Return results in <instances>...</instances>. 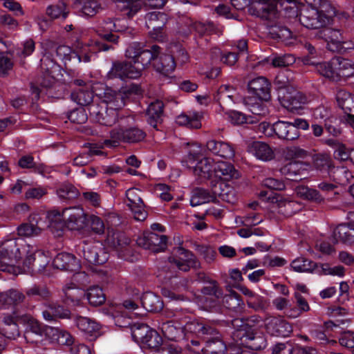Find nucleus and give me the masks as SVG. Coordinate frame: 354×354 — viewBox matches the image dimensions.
Returning a JSON list of instances; mask_svg holds the SVG:
<instances>
[{
  "instance_id": "1",
  "label": "nucleus",
  "mask_w": 354,
  "mask_h": 354,
  "mask_svg": "<svg viewBox=\"0 0 354 354\" xmlns=\"http://www.w3.org/2000/svg\"><path fill=\"white\" fill-rule=\"evenodd\" d=\"M335 15V8L326 1H322L319 9L311 7L303 11L300 14L299 21L308 29H317L315 37L326 43L328 50L339 53L345 48L341 30L326 26Z\"/></svg>"
},
{
  "instance_id": "2",
  "label": "nucleus",
  "mask_w": 354,
  "mask_h": 354,
  "mask_svg": "<svg viewBox=\"0 0 354 354\" xmlns=\"http://www.w3.org/2000/svg\"><path fill=\"white\" fill-rule=\"evenodd\" d=\"M160 48L157 44L145 47L140 43H132L126 49L125 56L128 59H131L133 64L129 62H113L111 70L107 73V77L118 78L122 81L140 77L143 69L149 64L153 66Z\"/></svg>"
},
{
  "instance_id": "3",
  "label": "nucleus",
  "mask_w": 354,
  "mask_h": 354,
  "mask_svg": "<svg viewBox=\"0 0 354 354\" xmlns=\"http://www.w3.org/2000/svg\"><path fill=\"white\" fill-rule=\"evenodd\" d=\"M190 147L183 162L189 168H193L194 173L201 180H212L213 182H226L232 178H237L239 171L234 165L226 161L214 162L209 157H203L201 147L196 143H187Z\"/></svg>"
},
{
  "instance_id": "4",
  "label": "nucleus",
  "mask_w": 354,
  "mask_h": 354,
  "mask_svg": "<svg viewBox=\"0 0 354 354\" xmlns=\"http://www.w3.org/2000/svg\"><path fill=\"white\" fill-rule=\"evenodd\" d=\"M29 245L18 243L15 239L4 241L0 246V271L10 272L13 266L17 263L26 253L24 266L32 271L44 270L49 263L48 257L41 250L30 252L27 249Z\"/></svg>"
},
{
  "instance_id": "5",
  "label": "nucleus",
  "mask_w": 354,
  "mask_h": 354,
  "mask_svg": "<svg viewBox=\"0 0 354 354\" xmlns=\"http://www.w3.org/2000/svg\"><path fill=\"white\" fill-rule=\"evenodd\" d=\"M106 30L99 32L102 41H91L88 44L78 42L74 50L68 46H58L56 48L57 56L64 64L68 62H89L96 58L98 53L114 50V46L118 44L119 37L113 33V31Z\"/></svg>"
},
{
  "instance_id": "6",
  "label": "nucleus",
  "mask_w": 354,
  "mask_h": 354,
  "mask_svg": "<svg viewBox=\"0 0 354 354\" xmlns=\"http://www.w3.org/2000/svg\"><path fill=\"white\" fill-rule=\"evenodd\" d=\"M262 318L258 315L243 317L232 321L234 331L232 333L231 344L251 351H261L268 346L265 333L259 328Z\"/></svg>"
},
{
  "instance_id": "7",
  "label": "nucleus",
  "mask_w": 354,
  "mask_h": 354,
  "mask_svg": "<svg viewBox=\"0 0 354 354\" xmlns=\"http://www.w3.org/2000/svg\"><path fill=\"white\" fill-rule=\"evenodd\" d=\"M42 49L41 54L43 55L41 62V70L42 71L43 75L39 82V86L31 85V91L32 94H35V97H39L44 90L46 94L50 95L51 89L53 88L56 77L60 74L62 66L59 61L65 66L67 67L68 63L64 64L59 57L57 56L56 48L58 47L55 44L51 41L41 43ZM71 63L75 64L73 62Z\"/></svg>"
},
{
  "instance_id": "8",
  "label": "nucleus",
  "mask_w": 354,
  "mask_h": 354,
  "mask_svg": "<svg viewBox=\"0 0 354 354\" xmlns=\"http://www.w3.org/2000/svg\"><path fill=\"white\" fill-rule=\"evenodd\" d=\"M125 104L123 95L110 88L105 89L100 102L93 103L88 106L91 119L101 125L111 127L118 122V118L123 115L118 113Z\"/></svg>"
},
{
  "instance_id": "9",
  "label": "nucleus",
  "mask_w": 354,
  "mask_h": 354,
  "mask_svg": "<svg viewBox=\"0 0 354 354\" xmlns=\"http://www.w3.org/2000/svg\"><path fill=\"white\" fill-rule=\"evenodd\" d=\"M135 123L136 118L133 115L120 116L118 124L109 132L110 138L104 140L106 146L115 148L121 144L136 145L143 142L147 138V133Z\"/></svg>"
},
{
  "instance_id": "10",
  "label": "nucleus",
  "mask_w": 354,
  "mask_h": 354,
  "mask_svg": "<svg viewBox=\"0 0 354 354\" xmlns=\"http://www.w3.org/2000/svg\"><path fill=\"white\" fill-rule=\"evenodd\" d=\"M49 227L57 228V235L60 236L65 226L70 230H80L87 225L88 216L79 206L65 207L48 212Z\"/></svg>"
},
{
  "instance_id": "11",
  "label": "nucleus",
  "mask_w": 354,
  "mask_h": 354,
  "mask_svg": "<svg viewBox=\"0 0 354 354\" xmlns=\"http://www.w3.org/2000/svg\"><path fill=\"white\" fill-rule=\"evenodd\" d=\"M120 327H129L133 340L152 351L158 349L162 344V338L155 330L144 323H133L130 318L124 321Z\"/></svg>"
},
{
  "instance_id": "12",
  "label": "nucleus",
  "mask_w": 354,
  "mask_h": 354,
  "mask_svg": "<svg viewBox=\"0 0 354 354\" xmlns=\"http://www.w3.org/2000/svg\"><path fill=\"white\" fill-rule=\"evenodd\" d=\"M232 187L226 182H216L212 184V192L201 187H196L192 191L190 199V205L196 207L204 203L214 201L216 196L223 200L230 201L229 195Z\"/></svg>"
},
{
  "instance_id": "13",
  "label": "nucleus",
  "mask_w": 354,
  "mask_h": 354,
  "mask_svg": "<svg viewBox=\"0 0 354 354\" xmlns=\"http://www.w3.org/2000/svg\"><path fill=\"white\" fill-rule=\"evenodd\" d=\"M189 354H222L226 345L216 329L214 335H209L203 339H192L187 345Z\"/></svg>"
},
{
  "instance_id": "14",
  "label": "nucleus",
  "mask_w": 354,
  "mask_h": 354,
  "mask_svg": "<svg viewBox=\"0 0 354 354\" xmlns=\"http://www.w3.org/2000/svg\"><path fill=\"white\" fill-rule=\"evenodd\" d=\"M24 314L14 311L12 314L4 315L0 321V352L6 346V339H15L20 335L21 318Z\"/></svg>"
},
{
  "instance_id": "15",
  "label": "nucleus",
  "mask_w": 354,
  "mask_h": 354,
  "mask_svg": "<svg viewBox=\"0 0 354 354\" xmlns=\"http://www.w3.org/2000/svg\"><path fill=\"white\" fill-rule=\"evenodd\" d=\"M198 279L204 283L201 288V292L205 297L204 307L209 311H217L220 309L219 299L223 295V290L216 281L210 279L204 273L198 274Z\"/></svg>"
},
{
  "instance_id": "16",
  "label": "nucleus",
  "mask_w": 354,
  "mask_h": 354,
  "mask_svg": "<svg viewBox=\"0 0 354 354\" xmlns=\"http://www.w3.org/2000/svg\"><path fill=\"white\" fill-rule=\"evenodd\" d=\"M20 322L21 331L24 332V337L27 343L37 344L41 342L44 337L48 338L46 331L50 326L43 324L26 313L24 314Z\"/></svg>"
},
{
  "instance_id": "17",
  "label": "nucleus",
  "mask_w": 354,
  "mask_h": 354,
  "mask_svg": "<svg viewBox=\"0 0 354 354\" xmlns=\"http://www.w3.org/2000/svg\"><path fill=\"white\" fill-rule=\"evenodd\" d=\"M283 85L279 86V99L281 105L292 113H300V111L303 110L305 105L308 103V97L303 93L297 91H289Z\"/></svg>"
},
{
  "instance_id": "18",
  "label": "nucleus",
  "mask_w": 354,
  "mask_h": 354,
  "mask_svg": "<svg viewBox=\"0 0 354 354\" xmlns=\"http://www.w3.org/2000/svg\"><path fill=\"white\" fill-rule=\"evenodd\" d=\"M178 318L182 322H183L185 337L188 333H190L196 335L195 339H203L205 337L216 333V328L209 321L206 319L190 320L183 310L181 317Z\"/></svg>"
},
{
  "instance_id": "19",
  "label": "nucleus",
  "mask_w": 354,
  "mask_h": 354,
  "mask_svg": "<svg viewBox=\"0 0 354 354\" xmlns=\"http://www.w3.org/2000/svg\"><path fill=\"white\" fill-rule=\"evenodd\" d=\"M297 0H259L258 5L252 8V14L266 20L275 18L278 10H287L288 6L286 3L296 5Z\"/></svg>"
},
{
  "instance_id": "20",
  "label": "nucleus",
  "mask_w": 354,
  "mask_h": 354,
  "mask_svg": "<svg viewBox=\"0 0 354 354\" xmlns=\"http://www.w3.org/2000/svg\"><path fill=\"white\" fill-rule=\"evenodd\" d=\"M183 310L177 308L169 313L171 319L162 323L161 331L164 337L168 340L178 342L185 338L183 330V322L178 318L182 315Z\"/></svg>"
},
{
  "instance_id": "21",
  "label": "nucleus",
  "mask_w": 354,
  "mask_h": 354,
  "mask_svg": "<svg viewBox=\"0 0 354 354\" xmlns=\"http://www.w3.org/2000/svg\"><path fill=\"white\" fill-rule=\"evenodd\" d=\"M187 283L185 278L172 276L163 283L161 293L170 300H183V292L188 288Z\"/></svg>"
},
{
  "instance_id": "22",
  "label": "nucleus",
  "mask_w": 354,
  "mask_h": 354,
  "mask_svg": "<svg viewBox=\"0 0 354 354\" xmlns=\"http://www.w3.org/2000/svg\"><path fill=\"white\" fill-rule=\"evenodd\" d=\"M314 165L317 169L319 170L323 174H327L330 177L337 178L339 181H344L342 176H344L346 181H348L349 178L353 177L352 173L346 168L334 166L332 160L323 155L315 158Z\"/></svg>"
},
{
  "instance_id": "23",
  "label": "nucleus",
  "mask_w": 354,
  "mask_h": 354,
  "mask_svg": "<svg viewBox=\"0 0 354 354\" xmlns=\"http://www.w3.org/2000/svg\"><path fill=\"white\" fill-rule=\"evenodd\" d=\"M168 238L166 235L158 234L154 232H145L137 239V244L153 252H164L167 247Z\"/></svg>"
},
{
  "instance_id": "24",
  "label": "nucleus",
  "mask_w": 354,
  "mask_h": 354,
  "mask_svg": "<svg viewBox=\"0 0 354 354\" xmlns=\"http://www.w3.org/2000/svg\"><path fill=\"white\" fill-rule=\"evenodd\" d=\"M70 13L68 5L64 1L59 0L46 7L45 15L41 16L39 20L48 26L55 20L65 21Z\"/></svg>"
},
{
  "instance_id": "25",
  "label": "nucleus",
  "mask_w": 354,
  "mask_h": 354,
  "mask_svg": "<svg viewBox=\"0 0 354 354\" xmlns=\"http://www.w3.org/2000/svg\"><path fill=\"white\" fill-rule=\"evenodd\" d=\"M309 164L302 161H292L281 167L279 171L286 179L299 182L308 178Z\"/></svg>"
},
{
  "instance_id": "26",
  "label": "nucleus",
  "mask_w": 354,
  "mask_h": 354,
  "mask_svg": "<svg viewBox=\"0 0 354 354\" xmlns=\"http://www.w3.org/2000/svg\"><path fill=\"white\" fill-rule=\"evenodd\" d=\"M248 90L254 98L264 101L271 99V83L265 77L259 76L250 80L248 84Z\"/></svg>"
},
{
  "instance_id": "27",
  "label": "nucleus",
  "mask_w": 354,
  "mask_h": 354,
  "mask_svg": "<svg viewBox=\"0 0 354 354\" xmlns=\"http://www.w3.org/2000/svg\"><path fill=\"white\" fill-rule=\"evenodd\" d=\"M73 322L88 341H94L100 335L101 326L95 320L86 317L75 316Z\"/></svg>"
},
{
  "instance_id": "28",
  "label": "nucleus",
  "mask_w": 354,
  "mask_h": 354,
  "mask_svg": "<svg viewBox=\"0 0 354 354\" xmlns=\"http://www.w3.org/2000/svg\"><path fill=\"white\" fill-rule=\"evenodd\" d=\"M152 66L157 73L169 77L174 71L176 63L172 55L163 53L162 48H160Z\"/></svg>"
},
{
  "instance_id": "29",
  "label": "nucleus",
  "mask_w": 354,
  "mask_h": 354,
  "mask_svg": "<svg viewBox=\"0 0 354 354\" xmlns=\"http://www.w3.org/2000/svg\"><path fill=\"white\" fill-rule=\"evenodd\" d=\"M335 99L339 108L348 116L354 129V95L346 90L337 91Z\"/></svg>"
},
{
  "instance_id": "30",
  "label": "nucleus",
  "mask_w": 354,
  "mask_h": 354,
  "mask_svg": "<svg viewBox=\"0 0 354 354\" xmlns=\"http://www.w3.org/2000/svg\"><path fill=\"white\" fill-rule=\"evenodd\" d=\"M164 108V103L157 100L150 103L146 111L145 117L147 124L156 131L160 130L159 126L163 122Z\"/></svg>"
},
{
  "instance_id": "31",
  "label": "nucleus",
  "mask_w": 354,
  "mask_h": 354,
  "mask_svg": "<svg viewBox=\"0 0 354 354\" xmlns=\"http://www.w3.org/2000/svg\"><path fill=\"white\" fill-rule=\"evenodd\" d=\"M206 149L212 154L225 159H232L234 157L235 149L230 142L212 139L206 142Z\"/></svg>"
},
{
  "instance_id": "32",
  "label": "nucleus",
  "mask_w": 354,
  "mask_h": 354,
  "mask_svg": "<svg viewBox=\"0 0 354 354\" xmlns=\"http://www.w3.org/2000/svg\"><path fill=\"white\" fill-rule=\"evenodd\" d=\"M267 332L272 336L288 337L292 332V326L281 317H271L266 323Z\"/></svg>"
},
{
  "instance_id": "33",
  "label": "nucleus",
  "mask_w": 354,
  "mask_h": 354,
  "mask_svg": "<svg viewBox=\"0 0 354 354\" xmlns=\"http://www.w3.org/2000/svg\"><path fill=\"white\" fill-rule=\"evenodd\" d=\"M83 257L91 265L101 266L108 261L109 254L103 248L86 245L83 248Z\"/></svg>"
},
{
  "instance_id": "34",
  "label": "nucleus",
  "mask_w": 354,
  "mask_h": 354,
  "mask_svg": "<svg viewBox=\"0 0 354 354\" xmlns=\"http://www.w3.org/2000/svg\"><path fill=\"white\" fill-rule=\"evenodd\" d=\"M339 326L331 320L324 322L323 326H319L311 331L312 337L317 344L322 345H335L337 344L335 339L329 338L330 333L334 327Z\"/></svg>"
},
{
  "instance_id": "35",
  "label": "nucleus",
  "mask_w": 354,
  "mask_h": 354,
  "mask_svg": "<svg viewBox=\"0 0 354 354\" xmlns=\"http://www.w3.org/2000/svg\"><path fill=\"white\" fill-rule=\"evenodd\" d=\"M53 267L56 269L74 272L80 269L79 260L72 254L60 252L56 255L53 261Z\"/></svg>"
},
{
  "instance_id": "36",
  "label": "nucleus",
  "mask_w": 354,
  "mask_h": 354,
  "mask_svg": "<svg viewBox=\"0 0 354 354\" xmlns=\"http://www.w3.org/2000/svg\"><path fill=\"white\" fill-rule=\"evenodd\" d=\"M332 241L334 244L342 242L344 244L354 243V223H340L333 230Z\"/></svg>"
},
{
  "instance_id": "37",
  "label": "nucleus",
  "mask_w": 354,
  "mask_h": 354,
  "mask_svg": "<svg viewBox=\"0 0 354 354\" xmlns=\"http://www.w3.org/2000/svg\"><path fill=\"white\" fill-rule=\"evenodd\" d=\"M73 7L77 15L83 17H92L102 10L97 0H74Z\"/></svg>"
},
{
  "instance_id": "38",
  "label": "nucleus",
  "mask_w": 354,
  "mask_h": 354,
  "mask_svg": "<svg viewBox=\"0 0 354 354\" xmlns=\"http://www.w3.org/2000/svg\"><path fill=\"white\" fill-rule=\"evenodd\" d=\"M43 317L46 321H53L57 319H68L73 321L76 315L71 313L70 309L62 304L52 303L48 308L43 311Z\"/></svg>"
},
{
  "instance_id": "39",
  "label": "nucleus",
  "mask_w": 354,
  "mask_h": 354,
  "mask_svg": "<svg viewBox=\"0 0 354 354\" xmlns=\"http://www.w3.org/2000/svg\"><path fill=\"white\" fill-rule=\"evenodd\" d=\"M248 151L257 159L262 161H270L274 158L273 149L267 143L261 141H253L248 146Z\"/></svg>"
},
{
  "instance_id": "40",
  "label": "nucleus",
  "mask_w": 354,
  "mask_h": 354,
  "mask_svg": "<svg viewBox=\"0 0 354 354\" xmlns=\"http://www.w3.org/2000/svg\"><path fill=\"white\" fill-rule=\"evenodd\" d=\"M71 100L81 106H88L97 101L94 100V92L91 86H85L82 88H75L71 94Z\"/></svg>"
},
{
  "instance_id": "41",
  "label": "nucleus",
  "mask_w": 354,
  "mask_h": 354,
  "mask_svg": "<svg viewBox=\"0 0 354 354\" xmlns=\"http://www.w3.org/2000/svg\"><path fill=\"white\" fill-rule=\"evenodd\" d=\"M63 301L72 306H78L85 297V291L74 283H69L63 288Z\"/></svg>"
},
{
  "instance_id": "42",
  "label": "nucleus",
  "mask_w": 354,
  "mask_h": 354,
  "mask_svg": "<svg viewBox=\"0 0 354 354\" xmlns=\"http://www.w3.org/2000/svg\"><path fill=\"white\" fill-rule=\"evenodd\" d=\"M48 339L53 343L59 345L71 346L74 343V338L69 332L57 327L47 328Z\"/></svg>"
},
{
  "instance_id": "43",
  "label": "nucleus",
  "mask_w": 354,
  "mask_h": 354,
  "mask_svg": "<svg viewBox=\"0 0 354 354\" xmlns=\"http://www.w3.org/2000/svg\"><path fill=\"white\" fill-rule=\"evenodd\" d=\"M142 307L148 312H160L164 306L161 297L153 292H144L140 297Z\"/></svg>"
},
{
  "instance_id": "44",
  "label": "nucleus",
  "mask_w": 354,
  "mask_h": 354,
  "mask_svg": "<svg viewBox=\"0 0 354 354\" xmlns=\"http://www.w3.org/2000/svg\"><path fill=\"white\" fill-rule=\"evenodd\" d=\"M262 185L264 187L268 188L271 194L268 195V191H261L259 195L261 197L266 198L268 201L271 203H275L278 201V198L276 196H272V191H282L285 189L286 185L283 180L275 178H266L262 182Z\"/></svg>"
},
{
  "instance_id": "45",
  "label": "nucleus",
  "mask_w": 354,
  "mask_h": 354,
  "mask_svg": "<svg viewBox=\"0 0 354 354\" xmlns=\"http://www.w3.org/2000/svg\"><path fill=\"white\" fill-rule=\"evenodd\" d=\"M277 137L281 140H295L299 138L296 127L292 122L283 120L275 122Z\"/></svg>"
},
{
  "instance_id": "46",
  "label": "nucleus",
  "mask_w": 354,
  "mask_h": 354,
  "mask_svg": "<svg viewBox=\"0 0 354 354\" xmlns=\"http://www.w3.org/2000/svg\"><path fill=\"white\" fill-rule=\"evenodd\" d=\"M268 101H264L261 99L254 98L252 97H247L244 98V104L247 109L253 115L257 116H266L269 113V108L265 103Z\"/></svg>"
},
{
  "instance_id": "47",
  "label": "nucleus",
  "mask_w": 354,
  "mask_h": 354,
  "mask_svg": "<svg viewBox=\"0 0 354 354\" xmlns=\"http://www.w3.org/2000/svg\"><path fill=\"white\" fill-rule=\"evenodd\" d=\"M26 296L18 290L10 289L0 293V305L5 308L17 306L25 299Z\"/></svg>"
},
{
  "instance_id": "48",
  "label": "nucleus",
  "mask_w": 354,
  "mask_h": 354,
  "mask_svg": "<svg viewBox=\"0 0 354 354\" xmlns=\"http://www.w3.org/2000/svg\"><path fill=\"white\" fill-rule=\"evenodd\" d=\"M26 297L32 301H48L51 297V292L44 285L35 284L25 290Z\"/></svg>"
},
{
  "instance_id": "49",
  "label": "nucleus",
  "mask_w": 354,
  "mask_h": 354,
  "mask_svg": "<svg viewBox=\"0 0 354 354\" xmlns=\"http://www.w3.org/2000/svg\"><path fill=\"white\" fill-rule=\"evenodd\" d=\"M318 62V64H313L312 66H315L322 75L333 79L337 77L339 57H333L328 62H322L320 59Z\"/></svg>"
},
{
  "instance_id": "50",
  "label": "nucleus",
  "mask_w": 354,
  "mask_h": 354,
  "mask_svg": "<svg viewBox=\"0 0 354 354\" xmlns=\"http://www.w3.org/2000/svg\"><path fill=\"white\" fill-rule=\"evenodd\" d=\"M105 241L113 248H122L130 243V239L123 232L109 227L107 228Z\"/></svg>"
},
{
  "instance_id": "51",
  "label": "nucleus",
  "mask_w": 354,
  "mask_h": 354,
  "mask_svg": "<svg viewBox=\"0 0 354 354\" xmlns=\"http://www.w3.org/2000/svg\"><path fill=\"white\" fill-rule=\"evenodd\" d=\"M140 0H116V6L124 16L132 18L140 9Z\"/></svg>"
},
{
  "instance_id": "52",
  "label": "nucleus",
  "mask_w": 354,
  "mask_h": 354,
  "mask_svg": "<svg viewBox=\"0 0 354 354\" xmlns=\"http://www.w3.org/2000/svg\"><path fill=\"white\" fill-rule=\"evenodd\" d=\"M57 194L62 202L68 203L76 200L80 192L72 184L64 183L57 189Z\"/></svg>"
},
{
  "instance_id": "53",
  "label": "nucleus",
  "mask_w": 354,
  "mask_h": 354,
  "mask_svg": "<svg viewBox=\"0 0 354 354\" xmlns=\"http://www.w3.org/2000/svg\"><path fill=\"white\" fill-rule=\"evenodd\" d=\"M290 266L295 271L298 272H314L317 274L319 263L301 257L293 260Z\"/></svg>"
},
{
  "instance_id": "54",
  "label": "nucleus",
  "mask_w": 354,
  "mask_h": 354,
  "mask_svg": "<svg viewBox=\"0 0 354 354\" xmlns=\"http://www.w3.org/2000/svg\"><path fill=\"white\" fill-rule=\"evenodd\" d=\"M296 192L297 195L304 200L318 203L324 201V195L315 188L301 185L297 187Z\"/></svg>"
},
{
  "instance_id": "55",
  "label": "nucleus",
  "mask_w": 354,
  "mask_h": 354,
  "mask_svg": "<svg viewBox=\"0 0 354 354\" xmlns=\"http://www.w3.org/2000/svg\"><path fill=\"white\" fill-rule=\"evenodd\" d=\"M167 20V15L161 12H151L147 15L148 28H151L157 33L161 32Z\"/></svg>"
},
{
  "instance_id": "56",
  "label": "nucleus",
  "mask_w": 354,
  "mask_h": 354,
  "mask_svg": "<svg viewBox=\"0 0 354 354\" xmlns=\"http://www.w3.org/2000/svg\"><path fill=\"white\" fill-rule=\"evenodd\" d=\"M18 165L22 169H32L35 174L44 175L46 172V167L35 162L34 157L30 154L22 156L18 160Z\"/></svg>"
},
{
  "instance_id": "57",
  "label": "nucleus",
  "mask_w": 354,
  "mask_h": 354,
  "mask_svg": "<svg viewBox=\"0 0 354 354\" xmlns=\"http://www.w3.org/2000/svg\"><path fill=\"white\" fill-rule=\"evenodd\" d=\"M223 306L231 310L239 312L244 308V301L242 297L235 291L225 295L222 300Z\"/></svg>"
},
{
  "instance_id": "58",
  "label": "nucleus",
  "mask_w": 354,
  "mask_h": 354,
  "mask_svg": "<svg viewBox=\"0 0 354 354\" xmlns=\"http://www.w3.org/2000/svg\"><path fill=\"white\" fill-rule=\"evenodd\" d=\"M91 306L97 307L100 306L106 301V296L102 288L98 286H94L89 288L86 292H85V297Z\"/></svg>"
},
{
  "instance_id": "59",
  "label": "nucleus",
  "mask_w": 354,
  "mask_h": 354,
  "mask_svg": "<svg viewBox=\"0 0 354 354\" xmlns=\"http://www.w3.org/2000/svg\"><path fill=\"white\" fill-rule=\"evenodd\" d=\"M326 131L335 137L342 133V126L346 125L342 117L331 115L324 123Z\"/></svg>"
},
{
  "instance_id": "60",
  "label": "nucleus",
  "mask_w": 354,
  "mask_h": 354,
  "mask_svg": "<svg viewBox=\"0 0 354 354\" xmlns=\"http://www.w3.org/2000/svg\"><path fill=\"white\" fill-rule=\"evenodd\" d=\"M201 115L194 112L192 115L180 114L176 119V122L180 126H186L190 129H199L201 127Z\"/></svg>"
},
{
  "instance_id": "61",
  "label": "nucleus",
  "mask_w": 354,
  "mask_h": 354,
  "mask_svg": "<svg viewBox=\"0 0 354 354\" xmlns=\"http://www.w3.org/2000/svg\"><path fill=\"white\" fill-rule=\"evenodd\" d=\"M129 198L128 206L134 215L136 220L139 221H145L147 217V212L145 210V204L141 198Z\"/></svg>"
},
{
  "instance_id": "62",
  "label": "nucleus",
  "mask_w": 354,
  "mask_h": 354,
  "mask_svg": "<svg viewBox=\"0 0 354 354\" xmlns=\"http://www.w3.org/2000/svg\"><path fill=\"white\" fill-rule=\"evenodd\" d=\"M304 49L307 51V54L302 57V62L305 65H313L318 64L319 59H322L321 51L315 48V47L310 42H306Z\"/></svg>"
},
{
  "instance_id": "63",
  "label": "nucleus",
  "mask_w": 354,
  "mask_h": 354,
  "mask_svg": "<svg viewBox=\"0 0 354 354\" xmlns=\"http://www.w3.org/2000/svg\"><path fill=\"white\" fill-rule=\"evenodd\" d=\"M225 115L226 120L234 125L250 124L253 122L250 116L236 110H229L225 112Z\"/></svg>"
},
{
  "instance_id": "64",
  "label": "nucleus",
  "mask_w": 354,
  "mask_h": 354,
  "mask_svg": "<svg viewBox=\"0 0 354 354\" xmlns=\"http://www.w3.org/2000/svg\"><path fill=\"white\" fill-rule=\"evenodd\" d=\"M354 77V63L348 59L339 57L337 77L349 78Z\"/></svg>"
}]
</instances>
